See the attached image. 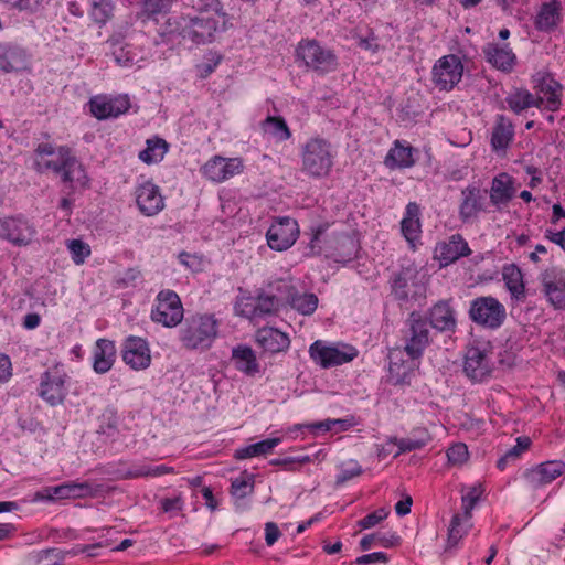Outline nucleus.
Segmentation results:
<instances>
[{"instance_id":"obj_1","label":"nucleus","mask_w":565,"mask_h":565,"mask_svg":"<svg viewBox=\"0 0 565 565\" xmlns=\"http://www.w3.org/2000/svg\"><path fill=\"white\" fill-rule=\"evenodd\" d=\"M33 169L38 173L52 172L61 177V181L72 190L88 185V177L82 162L74 156L68 146H55L52 142H40L33 150Z\"/></svg>"},{"instance_id":"obj_2","label":"nucleus","mask_w":565,"mask_h":565,"mask_svg":"<svg viewBox=\"0 0 565 565\" xmlns=\"http://www.w3.org/2000/svg\"><path fill=\"white\" fill-rule=\"evenodd\" d=\"M179 341L185 350L204 352L218 337L220 322L213 313H194L180 323Z\"/></svg>"},{"instance_id":"obj_3","label":"nucleus","mask_w":565,"mask_h":565,"mask_svg":"<svg viewBox=\"0 0 565 565\" xmlns=\"http://www.w3.org/2000/svg\"><path fill=\"white\" fill-rule=\"evenodd\" d=\"M218 21L206 15L174 14L163 24V33L189 40L194 44L211 43L215 39Z\"/></svg>"},{"instance_id":"obj_4","label":"nucleus","mask_w":565,"mask_h":565,"mask_svg":"<svg viewBox=\"0 0 565 565\" xmlns=\"http://www.w3.org/2000/svg\"><path fill=\"white\" fill-rule=\"evenodd\" d=\"M334 150L331 142L322 137H312L301 148V171L313 179L330 174Z\"/></svg>"},{"instance_id":"obj_5","label":"nucleus","mask_w":565,"mask_h":565,"mask_svg":"<svg viewBox=\"0 0 565 565\" xmlns=\"http://www.w3.org/2000/svg\"><path fill=\"white\" fill-rule=\"evenodd\" d=\"M390 284L391 292L401 306L415 303L422 306L426 299L427 288L414 267H402L393 274Z\"/></svg>"},{"instance_id":"obj_6","label":"nucleus","mask_w":565,"mask_h":565,"mask_svg":"<svg viewBox=\"0 0 565 565\" xmlns=\"http://www.w3.org/2000/svg\"><path fill=\"white\" fill-rule=\"evenodd\" d=\"M404 351L412 360L422 358L424 351L433 341L428 320L420 311L413 310L402 331Z\"/></svg>"},{"instance_id":"obj_7","label":"nucleus","mask_w":565,"mask_h":565,"mask_svg":"<svg viewBox=\"0 0 565 565\" xmlns=\"http://www.w3.org/2000/svg\"><path fill=\"white\" fill-rule=\"evenodd\" d=\"M278 298L268 290H259L256 296L239 297L235 305L236 313L253 322L278 315L280 307Z\"/></svg>"},{"instance_id":"obj_8","label":"nucleus","mask_w":565,"mask_h":565,"mask_svg":"<svg viewBox=\"0 0 565 565\" xmlns=\"http://www.w3.org/2000/svg\"><path fill=\"white\" fill-rule=\"evenodd\" d=\"M150 318L166 328L179 326L184 318V309L179 295L171 289L159 291Z\"/></svg>"},{"instance_id":"obj_9","label":"nucleus","mask_w":565,"mask_h":565,"mask_svg":"<svg viewBox=\"0 0 565 565\" xmlns=\"http://www.w3.org/2000/svg\"><path fill=\"white\" fill-rule=\"evenodd\" d=\"M469 318L478 326L494 330L503 324L507 311L497 298L481 296L471 301Z\"/></svg>"},{"instance_id":"obj_10","label":"nucleus","mask_w":565,"mask_h":565,"mask_svg":"<svg viewBox=\"0 0 565 565\" xmlns=\"http://www.w3.org/2000/svg\"><path fill=\"white\" fill-rule=\"evenodd\" d=\"M296 55L307 67L319 74L332 72L338 65L334 53L322 47L317 40H301L297 45Z\"/></svg>"},{"instance_id":"obj_11","label":"nucleus","mask_w":565,"mask_h":565,"mask_svg":"<svg viewBox=\"0 0 565 565\" xmlns=\"http://www.w3.org/2000/svg\"><path fill=\"white\" fill-rule=\"evenodd\" d=\"M488 190L471 183L460 192L458 217L462 224H475L479 215L487 211Z\"/></svg>"},{"instance_id":"obj_12","label":"nucleus","mask_w":565,"mask_h":565,"mask_svg":"<svg viewBox=\"0 0 565 565\" xmlns=\"http://www.w3.org/2000/svg\"><path fill=\"white\" fill-rule=\"evenodd\" d=\"M358 350L352 345H342V349L328 345L322 340L315 341L309 347L310 359L322 369H330L351 362L358 356Z\"/></svg>"},{"instance_id":"obj_13","label":"nucleus","mask_w":565,"mask_h":565,"mask_svg":"<svg viewBox=\"0 0 565 565\" xmlns=\"http://www.w3.org/2000/svg\"><path fill=\"white\" fill-rule=\"evenodd\" d=\"M67 374L60 365L47 369L41 376L39 396L51 406L60 405L67 395Z\"/></svg>"},{"instance_id":"obj_14","label":"nucleus","mask_w":565,"mask_h":565,"mask_svg":"<svg viewBox=\"0 0 565 565\" xmlns=\"http://www.w3.org/2000/svg\"><path fill=\"white\" fill-rule=\"evenodd\" d=\"M36 230L24 216H4L0 218V239L13 246H28L34 238Z\"/></svg>"},{"instance_id":"obj_15","label":"nucleus","mask_w":565,"mask_h":565,"mask_svg":"<svg viewBox=\"0 0 565 565\" xmlns=\"http://www.w3.org/2000/svg\"><path fill=\"white\" fill-rule=\"evenodd\" d=\"M463 65L459 56L448 54L435 63L431 71L434 84L441 90H451L462 78Z\"/></svg>"},{"instance_id":"obj_16","label":"nucleus","mask_w":565,"mask_h":565,"mask_svg":"<svg viewBox=\"0 0 565 565\" xmlns=\"http://www.w3.org/2000/svg\"><path fill=\"white\" fill-rule=\"evenodd\" d=\"M533 89L535 96H543L544 104L542 109L557 111L562 107L563 86L557 82L553 74L546 71H539L532 76Z\"/></svg>"},{"instance_id":"obj_17","label":"nucleus","mask_w":565,"mask_h":565,"mask_svg":"<svg viewBox=\"0 0 565 565\" xmlns=\"http://www.w3.org/2000/svg\"><path fill=\"white\" fill-rule=\"evenodd\" d=\"M113 488L102 483L84 482H65L55 487L45 489L46 498L53 499H82L96 498L105 492H109Z\"/></svg>"},{"instance_id":"obj_18","label":"nucleus","mask_w":565,"mask_h":565,"mask_svg":"<svg viewBox=\"0 0 565 565\" xmlns=\"http://www.w3.org/2000/svg\"><path fill=\"white\" fill-rule=\"evenodd\" d=\"M491 351L479 345H469L466 350L463 372L472 382H482L492 373Z\"/></svg>"},{"instance_id":"obj_19","label":"nucleus","mask_w":565,"mask_h":565,"mask_svg":"<svg viewBox=\"0 0 565 565\" xmlns=\"http://www.w3.org/2000/svg\"><path fill=\"white\" fill-rule=\"evenodd\" d=\"M539 280L548 303L556 310H565V271L553 266L543 270Z\"/></svg>"},{"instance_id":"obj_20","label":"nucleus","mask_w":565,"mask_h":565,"mask_svg":"<svg viewBox=\"0 0 565 565\" xmlns=\"http://www.w3.org/2000/svg\"><path fill=\"white\" fill-rule=\"evenodd\" d=\"M243 170L244 162L237 157L224 158L222 156H214L201 167L202 175L215 183H222L242 173Z\"/></svg>"},{"instance_id":"obj_21","label":"nucleus","mask_w":565,"mask_h":565,"mask_svg":"<svg viewBox=\"0 0 565 565\" xmlns=\"http://www.w3.org/2000/svg\"><path fill=\"white\" fill-rule=\"evenodd\" d=\"M299 235V226L295 218L285 216L271 224L266 233L268 246L282 252L291 247Z\"/></svg>"},{"instance_id":"obj_22","label":"nucleus","mask_w":565,"mask_h":565,"mask_svg":"<svg viewBox=\"0 0 565 565\" xmlns=\"http://www.w3.org/2000/svg\"><path fill=\"white\" fill-rule=\"evenodd\" d=\"M90 114L98 120L117 118L126 114L131 104L128 95H118L115 97L97 95L88 102Z\"/></svg>"},{"instance_id":"obj_23","label":"nucleus","mask_w":565,"mask_h":565,"mask_svg":"<svg viewBox=\"0 0 565 565\" xmlns=\"http://www.w3.org/2000/svg\"><path fill=\"white\" fill-rule=\"evenodd\" d=\"M136 204L145 216H154L166 206L160 188L152 181H145L135 189Z\"/></svg>"},{"instance_id":"obj_24","label":"nucleus","mask_w":565,"mask_h":565,"mask_svg":"<svg viewBox=\"0 0 565 565\" xmlns=\"http://www.w3.org/2000/svg\"><path fill=\"white\" fill-rule=\"evenodd\" d=\"M121 355L124 362L132 370H145L151 363L148 342L140 337L129 335L122 343Z\"/></svg>"},{"instance_id":"obj_25","label":"nucleus","mask_w":565,"mask_h":565,"mask_svg":"<svg viewBox=\"0 0 565 565\" xmlns=\"http://www.w3.org/2000/svg\"><path fill=\"white\" fill-rule=\"evenodd\" d=\"M471 253L468 242L458 233L452 234L446 241L439 242L435 247V258L440 262L441 267L451 265Z\"/></svg>"},{"instance_id":"obj_26","label":"nucleus","mask_w":565,"mask_h":565,"mask_svg":"<svg viewBox=\"0 0 565 565\" xmlns=\"http://www.w3.org/2000/svg\"><path fill=\"white\" fill-rule=\"evenodd\" d=\"M565 472V462L562 460H550L542 462L531 469H526L524 478L534 488H541L553 482Z\"/></svg>"},{"instance_id":"obj_27","label":"nucleus","mask_w":565,"mask_h":565,"mask_svg":"<svg viewBox=\"0 0 565 565\" xmlns=\"http://www.w3.org/2000/svg\"><path fill=\"white\" fill-rule=\"evenodd\" d=\"M428 323L438 332L454 333L457 329L456 311L450 300H439L427 311Z\"/></svg>"},{"instance_id":"obj_28","label":"nucleus","mask_w":565,"mask_h":565,"mask_svg":"<svg viewBox=\"0 0 565 565\" xmlns=\"http://www.w3.org/2000/svg\"><path fill=\"white\" fill-rule=\"evenodd\" d=\"M513 178L505 173H499L492 179L489 193L490 203L497 209L501 210L507 206L515 195Z\"/></svg>"},{"instance_id":"obj_29","label":"nucleus","mask_w":565,"mask_h":565,"mask_svg":"<svg viewBox=\"0 0 565 565\" xmlns=\"http://www.w3.org/2000/svg\"><path fill=\"white\" fill-rule=\"evenodd\" d=\"M420 206L416 202H409L405 207L404 217L401 221V232L412 249L422 234Z\"/></svg>"},{"instance_id":"obj_30","label":"nucleus","mask_w":565,"mask_h":565,"mask_svg":"<svg viewBox=\"0 0 565 565\" xmlns=\"http://www.w3.org/2000/svg\"><path fill=\"white\" fill-rule=\"evenodd\" d=\"M514 125L510 118L499 114L492 126L490 145L494 152H505L514 139Z\"/></svg>"},{"instance_id":"obj_31","label":"nucleus","mask_w":565,"mask_h":565,"mask_svg":"<svg viewBox=\"0 0 565 565\" xmlns=\"http://www.w3.org/2000/svg\"><path fill=\"white\" fill-rule=\"evenodd\" d=\"M256 343L266 352L279 353L286 351L290 347V339L280 330L271 327H263L256 331Z\"/></svg>"},{"instance_id":"obj_32","label":"nucleus","mask_w":565,"mask_h":565,"mask_svg":"<svg viewBox=\"0 0 565 565\" xmlns=\"http://www.w3.org/2000/svg\"><path fill=\"white\" fill-rule=\"evenodd\" d=\"M483 53L487 62L502 72H511L516 62V56L509 47V44H488L483 49Z\"/></svg>"},{"instance_id":"obj_33","label":"nucleus","mask_w":565,"mask_h":565,"mask_svg":"<svg viewBox=\"0 0 565 565\" xmlns=\"http://www.w3.org/2000/svg\"><path fill=\"white\" fill-rule=\"evenodd\" d=\"M508 108L516 115L531 107L542 109L544 104L543 96H535L526 88L516 87L505 97Z\"/></svg>"},{"instance_id":"obj_34","label":"nucleus","mask_w":565,"mask_h":565,"mask_svg":"<svg viewBox=\"0 0 565 565\" xmlns=\"http://www.w3.org/2000/svg\"><path fill=\"white\" fill-rule=\"evenodd\" d=\"M561 10L562 4L558 0L544 2L535 17V29L542 32L553 31L561 22Z\"/></svg>"},{"instance_id":"obj_35","label":"nucleus","mask_w":565,"mask_h":565,"mask_svg":"<svg viewBox=\"0 0 565 565\" xmlns=\"http://www.w3.org/2000/svg\"><path fill=\"white\" fill-rule=\"evenodd\" d=\"M116 359L115 343L108 339H98L94 349L93 369L98 374L108 372Z\"/></svg>"},{"instance_id":"obj_36","label":"nucleus","mask_w":565,"mask_h":565,"mask_svg":"<svg viewBox=\"0 0 565 565\" xmlns=\"http://www.w3.org/2000/svg\"><path fill=\"white\" fill-rule=\"evenodd\" d=\"M232 361L236 370L254 376L259 372V363L254 350L247 344H238L232 349Z\"/></svg>"},{"instance_id":"obj_37","label":"nucleus","mask_w":565,"mask_h":565,"mask_svg":"<svg viewBox=\"0 0 565 565\" xmlns=\"http://www.w3.org/2000/svg\"><path fill=\"white\" fill-rule=\"evenodd\" d=\"M416 150L412 146H405L399 140L394 142L385 157L384 163L390 169L395 168H411L415 164L413 153Z\"/></svg>"},{"instance_id":"obj_38","label":"nucleus","mask_w":565,"mask_h":565,"mask_svg":"<svg viewBox=\"0 0 565 565\" xmlns=\"http://www.w3.org/2000/svg\"><path fill=\"white\" fill-rule=\"evenodd\" d=\"M280 438H267L258 443L238 448L234 452V458L237 460H244L252 457L263 456L270 454L273 449L280 444Z\"/></svg>"},{"instance_id":"obj_39","label":"nucleus","mask_w":565,"mask_h":565,"mask_svg":"<svg viewBox=\"0 0 565 565\" xmlns=\"http://www.w3.org/2000/svg\"><path fill=\"white\" fill-rule=\"evenodd\" d=\"M503 279L512 297H514L518 300H523L525 298L523 274L519 267H516L515 265L504 267Z\"/></svg>"},{"instance_id":"obj_40","label":"nucleus","mask_w":565,"mask_h":565,"mask_svg":"<svg viewBox=\"0 0 565 565\" xmlns=\"http://www.w3.org/2000/svg\"><path fill=\"white\" fill-rule=\"evenodd\" d=\"M260 127L265 134H269L277 141L289 140L292 136L290 128L281 116H267Z\"/></svg>"},{"instance_id":"obj_41","label":"nucleus","mask_w":565,"mask_h":565,"mask_svg":"<svg viewBox=\"0 0 565 565\" xmlns=\"http://www.w3.org/2000/svg\"><path fill=\"white\" fill-rule=\"evenodd\" d=\"M146 143V149L141 150L138 157L147 164L160 162L169 149L168 142L159 137L148 139Z\"/></svg>"},{"instance_id":"obj_42","label":"nucleus","mask_w":565,"mask_h":565,"mask_svg":"<svg viewBox=\"0 0 565 565\" xmlns=\"http://www.w3.org/2000/svg\"><path fill=\"white\" fill-rule=\"evenodd\" d=\"M401 536L395 533L385 534L381 532L364 535L360 541V547L362 551L370 550L373 545L379 544L385 548L396 547L401 545Z\"/></svg>"},{"instance_id":"obj_43","label":"nucleus","mask_w":565,"mask_h":565,"mask_svg":"<svg viewBox=\"0 0 565 565\" xmlns=\"http://www.w3.org/2000/svg\"><path fill=\"white\" fill-rule=\"evenodd\" d=\"M173 472H174V469L172 467H168L164 465L157 466L154 468L141 466L134 470H128V471L117 470L116 479L127 480V479H135V478L149 477V476L158 477V476L173 473Z\"/></svg>"},{"instance_id":"obj_44","label":"nucleus","mask_w":565,"mask_h":565,"mask_svg":"<svg viewBox=\"0 0 565 565\" xmlns=\"http://www.w3.org/2000/svg\"><path fill=\"white\" fill-rule=\"evenodd\" d=\"M319 299L312 292H303L299 294L298 290H295V295L290 298V306L292 309L298 311L303 316L312 315L318 307Z\"/></svg>"},{"instance_id":"obj_45","label":"nucleus","mask_w":565,"mask_h":565,"mask_svg":"<svg viewBox=\"0 0 565 565\" xmlns=\"http://www.w3.org/2000/svg\"><path fill=\"white\" fill-rule=\"evenodd\" d=\"M255 479L253 473L244 471L239 477L232 480L231 494L237 499H244L254 492Z\"/></svg>"},{"instance_id":"obj_46","label":"nucleus","mask_w":565,"mask_h":565,"mask_svg":"<svg viewBox=\"0 0 565 565\" xmlns=\"http://www.w3.org/2000/svg\"><path fill=\"white\" fill-rule=\"evenodd\" d=\"M268 292L278 298V306L281 308L286 307L290 302V298L295 295L296 287L286 280H278L275 284L268 286Z\"/></svg>"},{"instance_id":"obj_47","label":"nucleus","mask_w":565,"mask_h":565,"mask_svg":"<svg viewBox=\"0 0 565 565\" xmlns=\"http://www.w3.org/2000/svg\"><path fill=\"white\" fill-rule=\"evenodd\" d=\"M173 0H141L140 15L146 19H154L158 14L167 13Z\"/></svg>"},{"instance_id":"obj_48","label":"nucleus","mask_w":565,"mask_h":565,"mask_svg":"<svg viewBox=\"0 0 565 565\" xmlns=\"http://www.w3.org/2000/svg\"><path fill=\"white\" fill-rule=\"evenodd\" d=\"M118 423L117 413L113 409H106L99 418L97 433L115 438L119 434Z\"/></svg>"},{"instance_id":"obj_49","label":"nucleus","mask_w":565,"mask_h":565,"mask_svg":"<svg viewBox=\"0 0 565 565\" xmlns=\"http://www.w3.org/2000/svg\"><path fill=\"white\" fill-rule=\"evenodd\" d=\"M113 11L114 6L110 0H95L89 14L96 23L104 25L113 17Z\"/></svg>"},{"instance_id":"obj_50","label":"nucleus","mask_w":565,"mask_h":565,"mask_svg":"<svg viewBox=\"0 0 565 565\" xmlns=\"http://www.w3.org/2000/svg\"><path fill=\"white\" fill-rule=\"evenodd\" d=\"M466 534L467 531L462 527L461 524V515L455 514L448 527L446 551L457 547Z\"/></svg>"},{"instance_id":"obj_51","label":"nucleus","mask_w":565,"mask_h":565,"mask_svg":"<svg viewBox=\"0 0 565 565\" xmlns=\"http://www.w3.org/2000/svg\"><path fill=\"white\" fill-rule=\"evenodd\" d=\"M420 434L423 436L418 437V438L407 437V438L399 439L396 443L398 449L402 452H409V451L422 449L423 447H425L429 440V437H428V434L426 433V430H422Z\"/></svg>"},{"instance_id":"obj_52","label":"nucleus","mask_w":565,"mask_h":565,"mask_svg":"<svg viewBox=\"0 0 565 565\" xmlns=\"http://www.w3.org/2000/svg\"><path fill=\"white\" fill-rule=\"evenodd\" d=\"M68 249L72 255V259L76 265H81L90 255V247L88 244L81 239H72L68 243Z\"/></svg>"},{"instance_id":"obj_53","label":"nucleus","mask_w":565,"mask_h":565,"mask_svg":"<svg viewBox=\"0 0 565 565\" xmlns=\"http://www.w3.org/2000/svg\"><path fill=\"white\" fill-rule=\"evenodd\" d=\"M184 3L200 12L212 10L218 15H226V13L222 11L223 7L220 0H184Z\"/></svg>"},{"instance_id":"obj_54","label":"nucleus","mask_w":565,"mask_h":565,"mask_svg":"<svg viewBox=\"0 0 565 565\" xmlns=\"http://www.w3.org/2000/svg\"><path fill=\"white\" fill-rule=\"evenodd\" d=\"M468 457V447L462 443L454 444L447 450V458L451 465H462Z\"/></svg>"},{"instance_id":"obj_55","label":"nucleus","mask_w":565,"mask_h":565,"mask_svg":"<svg viewBox=\"0 0 565 565\" xmlns=\"http://www.w3.org/2000/svg\"><path fill=\"white\" fill-rule=\"evenodd\" d=\"M362 467L356 461H349L347 465H342L340 473L337 476V484H343L354 477L362 475Z\"/></svg>"},{"instance_id":"obj_56","label":"nucleus","mask_w":565,"mask_h":565,"mask_svg":"<svg viewBox=\"0 0 565 565\" xmlns=\"http://www.w3.org/2000/svg\"><path fill=\"white\" fill-rule=\"evenodd\" d=\"M388 515V511L384 508H380L372 513H369L366 516L358 521V526L361 530H367L374 527L380 522L385 520Z\"/></svg>"},{"instance_id":"obj_57","label":"nucleus","mask_w":565,"mask_h":565,"mask_svg":"<svg viewBox=\"0 0 565 565\" xmlns=\"http://www.w3.org/2000/svg\"><path fill=\"white\" fill-rule=\"evenodd\" d=\"M111 56L114 57V61L117 65L127 67L128 65L132 64L134 56L132 54L127 50V45H119L114 44Z\"/></svg>"},{"instance_id":"obj_58","label":"nucleus","mask_w":565,"mask_h":565,"mask_svg":"<svg viewBox=\"0 0 565 565\" xmlns=\"http://www.w3.org/2000/svg\"><path fill=\"white\" fill-rule=\"evenodd\" d=\"M2 2L20 11L35 12L42 6L43 0H2Z\"/></svg>"},{"instance_id":"obj_59","label":"nucleus","mask_w":565,"mask_h":565,"mask_svg":"<svg viewBox=\"0 0 565 565\" xmlns=\"http://www.w3.org/2000/svg\"><path fill=\"white\" fill-rule=\"evenodd\" d=\"M532 445L531 438L527 436H520L516 438V445L510 448L507 454L513 461L519 459L520 456L527 450Z\"/></svg>"},{"instance_id":"obj_60","label":"nucleus","mask_w":565,"mask_h":565,"mask_svg":"<svg viewBox=\"0 0 565 565\" xmlns=\"http://www.w3.org/2000/svg\"><path fill=\"white\" fill-rule=\"evenodd\" d=\"M222 57L217 54H211V57L207 62H203L198 65V71L202 78L207 77L210 74L214 72L216 66L220 64Z\"/></svg>"},{"instance_id":"obj_61","label":"nucleus","mask_w":565,"mask_h":565,"mask_svg":"<svg viewBox=\"0 0 565 565\" xmlns=\"http://www.w3.org/2000/svg\"><path fill=\"white\" fill-rule=\"evenodd\" d=\"M161 509L164 513H169L172 511H182L183 510V499L181 495H177L174 498H164L160 502Z\"/></svg>"},{"instance_id":"obj_62","label":"nucleus","mask_w":565,"mask_h":565,"mask_svg":"<svg viewBox=\"0 0 565 565\" xmlns=\"http://www.w3.org/2000/svg\"><path fill=\"white\" fill-rule=\"evenodd\" d=\"M11 377V360L7 354L0 352V384L7 383Z\"/></svg>"},{"instance_id":"obj_63","label":"nucleus","mask_w":565,"mask_h":565,"mask_svg":"<svg viewBox=\"0 0 565 565\" xmlns=\"http://www.w3.org/2000/svg\"><path fill=\"white\" fill-rule=\"evenodd\" d=\"M281 532L276 523L268 522L265 525V541L268 546L274 545L280 537Z\"/></svg>"},{"instance_id":"obj_64","label":"nucleus","mask_w":565,"mask_h":565,"mask_svg":"<svg viewBox=\"0 0 565 565\" xmlns=\"http://www.w3.org/2000/svg\"><path fill=\"white\" fill-rule=\"evenodd\" d=\"M479 499V491L477 488L471 489V491L462 497V507L465 509L466 519L470 518V511L475 507Z\"/></svg>"}]
</instances>
